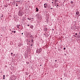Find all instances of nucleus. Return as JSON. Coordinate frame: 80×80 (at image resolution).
<instances>
[{
	"mask_svg": "<svg viewBox=\"0 0 80 80\" xmlns=\"http://www.w3.org/2000/svg\"><path fill=\"white\" fill-rule=\"evenodd\" d=\"M42 49L41 48H40L39 49L37 48L36 53H40L42 52Z\"/></svg>",
	"mask_w": 80,
	"mask_h": 80,
	"instance_id": "1",
	"label": "nucleus"
},
{
	"mask_svg": "<svg viewBox=\"0 0 80 80\" xmlns=\"http://www.w3.org/2000/svg\"><path fill=\"white\" fill-rule=\"evenodd\" d=\"M19 13L18 15L19 16H20V17H22V16L23 15V12L22 11H19Z\"/></svg>",
	"mask_w": 80,
	"mask_h": 80,
	"instance_id": "2",
	"label": "nucleus"
},
{
	"mask_svg": "<svg viewBox=\"0 0 80 80\" xmlns=\"http://www.w3.org/2000/svg\"><path fill=\"white\" fill-rule=\"evenodd\" d=\"M76 13L77 15V17H78L80 16V12L79 11H77V12H76Z\"/></svg>",
	"mask_w": 80,
	"mask_h": 80,
	"instance_id": "3",
	"label": "nucleus"
},
{
	"mask_svg": "<svg viewBox=\"0 0 80 80\" xmlns=\"http://www.w3.org/2000/svg\"><path fill=\"white\" fill-rule=\"evenodd\" d=\"M47 25H46H46L45 26V28H44L43 29V30L45 32H47V30H48V28H47Z\"/></svg>",
	"mask_w": 80,
	"mask_h": 80,
	"instance_id": "4",
	"label": "nucleus"
},
{
	"mask_svg": "<svg viewBox=\"0 0 80 80\" xmlns=\"http://www.w3.org/2000/svg\"><path fill=\"white\" fill-rule=\"evenodd\" d=\"M44 8H47L48 7V4L47 3H45L44 4Z\"/></svg>",
	"mask_w": 80,
	"mask_h": 80,
	"instance_id": "5",
	"label": "nucleus"
},
{
	"mask_svg": "<svg viewBox=\"0 0 80 80\" xmlns=\"http://www.w3.org/2000/svg\"><path fill=\"white\" fill-rule=\"evenodd\" d=\"M36 10L35 12H38V11H39V9H38V8H36Z\"/></svg>",
	"mask_w": 80,
	"mask_h": 80,
	"instance_id": "6",
	"label": "nucleus"
},
{
	"mask_svg": "<svg viewBox=\"0 0 80 80\" xmlns=\"http://www.w3.org/2000/svg\"><path fill=\"white\" fill-rule=\"evenodd\" d=\"M22 45H23V44H22L20 43H19V45H18V47H21V46H22Z\"/></svg>",
	"mask_w": 80,
	"mask_h": 80,
	"instance_id": "7",
	"label": "nucleus"
},
{
	"mask_svg": "<svg viewBox=\"0 0 80 80\" xmlns=\"http://www.w3.org/2000/svg\"><path fill=\"white\" fill-rule=\"evenodd\" d=\"M30 28H31L32 29L33 28V26L31 25V26H30Z\"/></svg>",
	"mask_w": 80,
	"mask_h": 80,
	"instance_id": "8",
	"label": "nucleus"
},
{
	"mask_svg": "<svg viewBox=\"0 0 80 80\" xmlns=\"http://www.w3.org/2000/svg\"><path fill=\"white\" fill-rule=\"evenodd\" d=\"M36 16L37 17V18H39V15H38V14L36 15Z\"/></svg>",
	"mask_w": 80,
	"mask_h": 80,
	"instance_id": "9",
	"label": "nucleus"
},
{
	"mask_svg": "<svg viewBox=\"0 0 80 80\" xmlns=\"http://www.w3.org/2000/svg\"><path fill=\"white\" fill-rule=\"evenodd\" d=\"M32 18H27L28 20H32Z\"/></svg>",
	"mask_w": 80,
	"mask_h": 80,
	"instance_id": "10",
	"label": "nucleus"
},
{
	"mask_svg": "<svg viewBox=\"0 0 80 80\" xmlns=\"http://www.w3.org/2000/svg\"><path fill=\"white\" fill-rule=\"evenodd\" d=\"M13 77L14 80H15V79H16V76H13Z\"/></svg>",
	"mask_w": 80,
	"mask_h": 80,
	"instance_id": "11",
	"label": "nucleus"
},
{
	"mask_svg": "<svg viewBox=\"0 0 80 80\" xmlns=\"http://www.w3.org/2000/svg\"><path fill=\"white\" fill-rule=\"evenodd\" d=\"M1 17H3V14H1V17H0V18H1Z\"/></svg>",
	"mask_w": 80,
	"mask_h": 80,
	"instance_id": "12",
	"label": "nucleus"
},
{
	"mask_svg": "<svg viewBox=\"0 0 80 80\" xmlns=\"http://www.w3.org/2000/svg\"><path fill=\"white\" fill-rule=\"evenodd\" d=\"M55 0V3H57V2H58V0Z\"/></svg>",
	"mask_w": 80,
	"mask_h": 80,
	"instance_id": "13",
	"label": "nucleus"
},
{
	"mask_svg": "<svg viewBox=\"0 0 80 80\" xmlns=\"http://www.w3.org/2000/svg\"><path fill=\"white\" fill-rule=\"evenodd\" d=\"M4 6L6 7H8V5H7V4L5 5Z\"/></svg>",
	"mask_w": 80,
	"mask_h": 80,
	"instance_id": "14",
	"label": "nucleus"
},
{
	"mask_svg": "<svg viewBox=\"0 0 80 80\" xmlns=\"http://www.w3.org/2000/svg\"><path fill=\"white\" fill-rule=\"evenodd\" d=\"M19 26H20L19 25H17V28H19Z\"/></svg>",
	"mask_w": 80,
	"mask_h": 80,
	"instance_id": "15",
	"label": "nucleus"
},
{
	"mask_svg": "<svg viewBox=\"0 0 80 80\" xmlns=\"http://www.w3.org/2000/svg\"><path fill=\"white\" fill-rule=\"evenodd\" d=\"M32 39H33V38H32ZM32 42H33V39H32L31 40Z\"/></svg>",
	"mask_w": 80,
	"mask_h": 80,
	"instance_id": "16",
	"label": "nucleus"
},
{
	"mask_svg": "<svg viewBox=\"0 0 80 80\" xmlns=\"http://www.w3.org/2000/svg\"><path fill=\"white\" fill-rule=\"evenodd\" d=\"M30 38H33V36L32 35H31V36H30Z\"/></svg>",
	"mask_w": 80,
	"mask_h": 80,
	"instance_id": "17",
	"label": "nucleus"
},
{
	"mask_svg": "<svg viewBox=\"0 0 80 80\" xmlns=\"http://www.w3.org/2000/svg\"><path fill=\"white\" fill-rule=\"evenodd\" d=\"M13 33H16V31H14L13 32Z\"/></svg>",
	"mask_w": 80,
	"mask_h": 80,
	"instance_id": "18",
	"label": "nucleus"
},
{
	"mask_svg": "<svg viewBox=\"0 0 80 80\" xmlns=\"http://www.w3.org/2000/svg\"><path fill=\"white\" fill-rule=\"evenodd\" d=\"M29 35V37H30V35H31V33H29L28 34Z\"/></svg>",
	"mask_w": 80,
	"mask_h": 80,
	"instance_id": "19",
	"label": "nucleus"
},
{
	"mask_svg": "<svg viewBox=\"0 0 80 80\" xmlns=\"http://www.w3.org/2000/svg\"><path fill=\"white\" fill-rule=\"evenodd\" d=\"M11 56H12V55H13V53L11 52Z\"/></svg>",
	"mask_w": 80,
	"mask_h": 80,
	"instance_id": "20",
	"label": "nucleus"
},
{
	"mask_svg": "<svg viewBox=\"0 0 80 80\" xmlns=\"http://www.w3.org/2000/svg\"><path fill=\"white\" fill-rule=\"evenodd\" d=\"M15 56V54H13V57H14V56Z\"/></svg>",
	"mask_w": 80,
	"mask_h": 80,
	"instance_id": "21",
	"label": "nucleus"
},
{
	"mask_svg": "<svg viewBox=\"0 0 80 80\" xmlns=\"http://www.w3.org/2000/svg\"><path fill=\"white\" fill-rule=\"evenodd\" d=\"M78 37H79V38H80V34H79L78 35Z\"/></svg>",
	"mask_w": 80,
	"mask_h": 80,
	"instance_id": "22",
	"label": "nucleus"
},
{
	"mask_svg": "<svg viewBox=\"0 0 80 80\" xmlns=\"http://www.w3.org/2000/svg\"><path fill=\"white\" fill-rule=\"evenodd\" d=\"M71 4L73 3V1H71Z\"/></svg>",
	"mask_w": 80,
	"mask_h": 80,
	"instance_id": "23",
	"label": "nucleus"
},
{
	"mask_svg": "<svg viewBox=\"0 0 80 80\" xmlns=\"http://www.w3.org/2000/svg\"><path fill=\"white\" fill-rule=\"evenodd\" d=\"M66 49V48H63V50H65Z\"/></svg>",
	"mask_w": 80,
	"mask_h": 80,
	"instance_id": "24",
	"label": "nucleus"
},
{
	"mask_svg": "<svg viewBox=\"0 0 80 80\" xmlns=\"http://www.w3.org/2000/svg\"><path fill=\"white\" fill-rule=\"evenodd\" d=\"M72 28V30H73V29H74V28Z\"/></svg>",
	"mask_w": 80,
	"mask_h": 80,
	"instance_id": "25",
	"label": "nucleus"
},
{
	"mask_svg": "<svg viewBox=\"0 0 80 80\" xmlns=\"http://www.w3.org/2000/svg\"><path fill=\"white\" fill-rule=\"evenodd\" d=\"M31 47H32V46H33V44H31Z\"/></svg>",
	"mask_w": 80,
	"mask_h": 80,
	"instance_id": "26",
	"label": "nucleus"
},
{
	"mask_svg": "<svg viewBox=\"0 0 80 80\" xmlns=\"http://www.w3.org/2000/svg\"><path fill=\"white\" fill-rule=\"evenodd\" d=\"M9 31H12V29H9Z\"/></svg>",
	"mask_w": 80,
	"mask_h": 80,
	"instance_id": "27",
	"label": "nucleus"
},
{
	"mask_svg": "<svg viewBox=\"0 0 80 80\" xmlns=\"http://www.w3.org/2000/svg\"><path fill=\"white\" fill-rule=\"evenodd\" d=\"M74 37H76L77 36L75 35H74Z\"/></svg>",
	"mask_w": 80,
	"mask_h": 80,
	"instance_id": "28",
	"label": "nucleus"
},
{
	"mask_svg": "<svg viewBox=\"0 0 80 80\" xmlns=\"http://www.w3.org/2000/svg\"><path fill=\"white\" fill-rule=\"evenodd\" d=\"M16 7H18V4H16Z\"/></svg>",
	"mask_w": 80,
	"mask_h": 80,
	"instance_id": "29",
	"label": "nucleus"
},
{
	"mask_svg": "<svg viewBox=\"0 0 80 80\" xmlns=\"http://www.w3.org/2000/svg\"><path fill=\"white\" fill-rule=\"evenodd\" d=\"M3 77H5V75H3Z\"/></svg>",
	"mask_w": 80,
	"mask_h": 80,
	"instance_id": "30",
	"label": "nucleus"
},
{
	"mask_svg": "<svg viewBox=\"0 0 80 80\" xmlns=\"http://www.w3.org/2000/svg\"><path fill=\"white\" fill-rule=\"evenodd\" d=\"M64 55H67V54L65 53V54H64Z\"/></svg>",
	"mask_w": 80,
	"mask_h": 80,
	"instance_id": "31",
	"label": "nucleus"
},
{
	"mask_svg": "<svg viewBox=\"0 0 80 80\" xmlns=\"http://www.w3.org/2000/svg\"><path fill=\"white\" fill-rule=\"evenodd\" d=\"M56 7H57V6L58 7V5H57V6L56 5Z\"/></svg>",
	"mask_w": 80,
	"mask_h": 80,
	"instance_id": "32",
	"label": "nucleus"
},
{
	"mask_svg": "<svg viewBox=\"0 0 80 80\" xmlns=\"http://www.w3.org/2000/svg\"><path fill=\"white\" fill-rule=\"evenodd\" d=\"M75 35H77V33H75Z\"/></svg>",
	"mask_w": 80,
	"mask_h": 80,
	"instance_id": "33",
	"label": "nucleus"
},
{
	"mask_svg": "<svg viewBox=\"0 0 80 80\" xmlns=\"http://www.w3.org/2000/svg\"><path fill=\"white\" fill-rule=\"evenodd\" d=\"M50 9H53V8H51Z\"/></svg>",
	"mask_w": 80,
	"mask_h": 80,
	"instance_id": "34",
	"label": "nucleus"
},
{
	"mask_svg": "<svg viewBox=\"0 0 80 80\" xmlns=\"http://www.w3.org/2000/svg\"><path fill=\"white\" fill-rule=\"evenodd\" d=\"M30 26V25H29V24H28V25H27V26H28V27L29 26Z\"/></svg>",
	"mask_w": 80,
	"mask_h": 80,
	"instance_id": "35",
	"label": "nucleus"
},
{
	"mask_svg": "<svg viewBox=\"0 0 80 80\" xmlns=\"http://www.w3.org/2000/svg\"><path fill=\"white\" fill-rule=\"evenodd\" d=\"M52 30L53 31V30H54V29H52Z\"/></svg>",
	"mask_w": 80,
	"mask_h": 80,
	"instance_id": "36",
	"label": "nucleus"
},
{
	"mask_svg": "<svg viewBox=\"0 0 80 80\" xmlns=\"http://www.w3.org/2000/svg\"><path fill=\"white\" fill-rule=\"evenodd\" d=\"M23 33H22V35H23Z\"/></svg>",
	"mask_w": 80,
	"mask_h": 80,
	"instance_id": "37",
	"label": "nucleus"
},
{
	"mask_svg": "<svg viewBox=\"0 0 80 80\" xmlns=\"http://www.w3.org/2000/svg\"><path fill=\"white\" fill-rule=\"evenodd\" d=\"M3 79H5V77H4L3 78Z\"/></svg>",
	"mask_w": 80,
	"mask_h": 80,
	"instance_id": "38",
	"label": "nucleus"
},
{
	"mask_svg": "<svg viewBox=\"0 0 80 80\" xmlns=\"http://www.w3.org/2000/svg\"><path fill=\"white\" fill-rule=\"evenodd\" d=\"M53 2H52V3L53 5Z\"/></svg>",
	"mask_w": 80,
	"mask_h": 80,
	"instance_id": "39",
	"label": "nucleus"
},
{
	"mask_svg": "<svg viewBox=\"0 0 80 80\" xmlns=\"http://www.w3.org/2000/svg\"><path fill=\"white\" fill-rule=\"evenodd\" d=\"M60 79H61V80H62V78H60Z\"/></svg>",
	"mask_w": 80,
	"mask_h": 80,
	"instance_id": "40",
	"label": "nucleus"
},
{
	"mask_svg": "<svg viewBox=\"0 0 80 80\" xmlns=\"http://www.w3.org/2000/svg\"><path fill=\"white\" fill-rule=\"evenodd\" d=\"M12 32L13 33V31H12Z\"/></svg>",
	"mask_w": 80,
	"mask_h": 80,
	"instance_id": "41",
	"label": "nucleus"
},
{
	"mask_svg": "<svg viewBox=\"0 0 80 80\" xmlns=\"http://www.w3.org/2000/svg\"><path fill=\"white\" fill-rule=\"evenodd\" d=\"M57 60H55V62H57Z\"/></svg>",
	"mask_w": 80,
	"mask_h": 80,
	"instance_id": "42",
	"label": "nucleus"
},
{
	"mask_svg": "<svg viewBox=\"0 0 80 80\" xmlns=\"http://www.w3.org/2000/svg\"><path fill=\"white\" fill-rule=\"evenodd\" d=\"M33 19V18H31V19Z\"/></svg>",
	"mask_w": 80,
	"mask_h": 80,
	"instance_id": "43",
	"label": "nucleus"
},
{
	"mask_svg": "<svg viewBox=\"0 0 80 80\" xmlns=\"http://www.w3.org/2000/svg\"><path fill=\"white\" fill-rule=\"evenodd\" d=\"M11 34H12V35H13V34H12V33H11Z\"/></svg>",
	"mask_w": 80,
	"mask_h": 80,
	"instance_id": "44",
	"label": "nucleus"
},
{
	"mask_svg": "<svg viewBox=\"0 0 80 80\" xmlns=\"http://www.w3.org/2000/svg\"><path fill=\"white\" fill-rule=\"evenodd\" d=\"M42 43H43V41L42 42Z\"/></svg>",
	"mask_w": 80,
	"mask_h": 80,
	"instance_id": "45",
	"label": "nucleus"
},
{
	"mask_svg": "<svg viewBox=\"0 0 80 80\" xmlns=\"http://www.w3.org/2000/svg\"><path fill=\"white\" fill-rule=\"evenodd\" d=\"M40 66H42V64H41L40 65Z\"/></svg>",
	"mask_w": 80,
	"mask_h": 80,
	"instance_id": "46",
	"label": "nucleus"
},
{
	"mask_svg": "<svg viewBox=\"0 0 80 80\" xmlns=\"http://www.w3.org/2000/svg\"><path fill=\"white\" fill-rule=\"evenodd\" d=\"M14 4H15V2H13Z\"/></svg>",
	"mask_w": 80,
	"mask_h": 80,
	"instance_id": "47",
	"label": "nucleus"
},
{
	"mask_svg": "<svg viewBox=\"0 0 80 80\" xmlns=\"http://www.w3.org/2000/svg\"><path fill=\"white\" fill-rule=\"evenodd\" d=\"M18 2H20V1H18Z\"/></svg>",
	"mask_w": 80,
	"mask_h": 80,
	"instance_id": "48",
	"label": "nucleus"
},
{
	"mask_svg": "<svg viewBox=\"0 0 80 80\" xmlns=\"http://www.w3.org/2000/svg\"><path fill=\"white\" fill-rule=\"evenodd\" d=\"M18 2V1H16V2Z\"/></svg>",
	"mask_w": 80,
	"mask_h": 80,
	"instance_id": "49",
	"label": "nucleus"
},
{
	"mask_svg": "<svg viewBox=\"0 0 80 80\" xmlns=\"http://www.w3.org/2000/svg\"><path fill=\"white\" fill-rule=\"evenodd\" d=\"M18 3H16V4H18Z\"/></svg>",
	"mask_w": 80,
	"mask_h": 80,
	"instance_id": "50",
	"label": "nucleus"
},
{
	"mask_svg": "<svg viewBox=\"0 0 80 80\" xmlns=\"http://www.w3.org/2000/svg\"><path fill=\"white\" fill-rule=\"evenodd\" d=\"M30 76H31V75H30L29 76V77H30Z\"/></svg>",
	"mask_w": 80,
	"mask_h": 80,
	"instance_id": "51",
	"label": "nucleus"
},
{
	"mask_svg": "<svg viewBox=\"0 0 80 80\" xmlns=\"http://www.w3.org/2000/svg\"><path fill=\"white\" fill-rule=\"evenodd\" d=\"M34 42H33V43H33Z\"/></svg>",
	"mask_w": 80,
	"mask_h": 80,
	"instance_id": "52",
	"label": "nucleus"
},
{
	"mask_svg": "<svg viewBox=\"0 0 80 80\" xmlns=\"http://www.w3.org/2000/svg\"><path fill=\"white\" fill-rule=\"evenodd\" d=\"M25 58H27V57H25Z\"/></svg>",
	"mask_w": 80,
	"mask_h": 80,
	"instance_id": "53",
	"label": "nucleus"
},
{
	"mask_svg": "<svg viewBox=\"0 0 80 80\" xmlns=\"http://www.w3.org/2000/svg\"><path fill=\"white\" fill-rule=\"evenodd\" d=\"M39 13H40V12H39Z\"/></svg>",
	"mask_w": 80,
	"mask_h": 80,
	"instance_id": "54",
	"label": "nucleus"
},
{
	"mask_svg": "<svg viewBox=\"0 0 80 80\" xmlns=\"http://www.w3.org/2000/svg\"><path fill=\"white\" fill-rule=\"evenodd\" d=\"M30 42V41H29V42Z\"/></svg>",
	"mask_w": 80,
	"mask_h": 80,
	"instance_id": "55",
	"label": "nucleus"
},
{
	"mask_svg": "<svg viewBox=\"0 0 80 80\" xmlns=\"http://www.w3.org/2000/svg\"><path fill=\"white\" fill-rule=\"evenodd\" d=\"M57 4L58 5V3H57Z\"/></svg>",
	"mask_w": 80,
	"mask_h": 80,
	"instance_id": "56",
	"label": "nucleus"
},
{
	"mask_svg": "<svg viewBox=\"0 0 80 80\" xmlns=\"http://www.w3.org/2000/svg\"><path fill=\"white\" fill-rule=\"evenodd\" d=\"M79 33L80 34V32H79Z\"/></svg>",
	"mask_w": 80,
	"mask_h": 80,
	"instance_id": "57",
	"label": "nucleus"
}]
</instances>
